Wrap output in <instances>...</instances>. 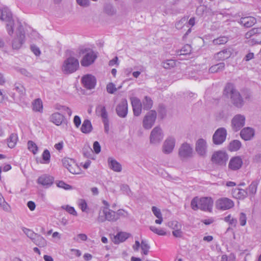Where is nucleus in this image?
Returning a JSON list of instances; mask_svg holds the SVG:
<instances>
[{
  "label": "nucleus",
  "instance_id": "nucleus-1",
  "mask_svg": "<svg viewBox=\"0 0 261 261\" xmlns=\"http://www.w3.org/2000/svg\"><path fill=\"white\" fill-rule=\"evenodd\" d=\"M214 201L211 197H195L191 200V206L194 211L200 210L202 211L212 212Z\"/></svg>",
  "mask_w": 261,
  "mask_h": 261
},
{
  "label": "nucleus",
  "instance_id": "nucleus-2",
  "mask_svg": "<svg viewBox=\"0 0 261 261\" xmlns=\"http://www.w3.org/2000/svg\"><path fill=\"white\" fill-rule=\"evenodd\" d=\"M224 94L227 97H230L231 101L236 107L240 108L243 104V100L240 93L234 88L231 84H228L225 87Z\"/></svg>",
  "mask_w": 261,
  "mask_h": 261
},
{
  "label": "nucleus",
  "instance_id": "nucleus-3",
  "mask_svg": "<svg viewBox=\"0 0 261 261\" xmlns=\"http://www.w3.org/2000/svg\"><path fill=\"white\" fill-rule=\"evenodd\" d=\"M0 19L6 23V29L8 34L10 36L12 35L16 23H14L12 14L8 8H0Z\"/></svg>",
  "mask_w": 261,
  "mask_h": 261
},
{
  "label": "nucleus",
  "instance_id": "nucleus-4",
  "mask_svg": "<svg viewBox=\"0 0 261 261\" xmlns=\"http://www.w3.org/2000/svg\"><path fill=\"white\" fill-rule=\"evenodd\" d=\"M16 28V36L12 41V47L14 49H20L25 41V35L23 27L17 22L14 28Z\"/></svg>",
  "mask_w": 261,
  "mask_h": 261
},
{
  "label": "nucleus",
  "instance_id": "nucleus-5",
  "mask_svg": "<svg viewBox=\"0 0 261 261\" xmlns=\"http://www.w3.org/2000/svg\"><path fill=\"white\" fill-rule=\"evenodd\" d=\"M178 155L182 161H186L193 158L194 152L192 145L188 142L182 143L178 148Z\"/></svg>",
  "mask_w": 261,
  "mask_h": 261
},
{
  "label": "nucleus",
  "instance_id": "nucleus-6",
  "mask_svg": "<svg viewBox=\"0 0 261 261\" xmlns=\"http://www.w3.org/2000/svg\"><path fill=\"white\" fill-rule=\"evenodd\" d=\"M195 151L199 156L206 158L208 153V144L207 140L203 138H198L195 143Z\"/></svg>",
  "mask_w": 261,
  "mask_h": 261
},
{
  "label": "nucleus",
  "instance_id": "nucleus-7",
  "mask_svg": "<svg viewBox=\"0 0 261 261\" xmlns=\"http://www.w3.org/2000/svg\"><path fill=\"white\" fill-rule=\"evenodd\" d=\"M79 67L78 60L73 57L65 59L62 66V70L64 73L68 74L75 72Z\"/></svg>",
  "mask_w": 261,
  "mask_h": 261
},
{
  "label": "nucleus",
  "instance_id": "nucleus-8",
  "mask_svg": "<svg viewBox=\"0 0 261 261\" xmlns=\"http://www.w3.org/2000/svg\"><path fill=\"white\" fill-rule=\"evenodd\" d=\"M97 221L101 223L106 221H117L116 212L109 209L107 207H104L99 212Z\"/></svg>",
  "mask_w": 261,
  "mask_h": 261
},
{
  "label": "nucleus",
  "instance_id": "nucleus-9",
  "mask_svg": "<svg viewBox=\"0 0 261 261\" xmlns=\"http://www.w3.org/2000/svg\"><path fill=\"white\" fill-rule=\"evenodd\" d=\"M228 154L224 151L218 150L214 152L212 155L211 161L215 165L225 166L228 160Z\"/></svg>",
  "mask_w": 261,
  "mask_h": 261
},
{
  "label": "nucleus",
  "instance_id": "nucleus-10",
  "mask_svg": "<svg viewBox=\"0 0 261 261\" xmlns=\"http://www.w3.org/2000/svg\"><path fill=\"white\" fill-rule=\"evenodd\" d=\"M176 145V139L173 136H168L162 146V151L165 154L172 153Z\"/></svg>",
  "mask_w": 261,
  "mask_h": 261
},
{
  "label": "nucleus",
  "instance_id": "nucleus-11",
  "mask_svg": "<svg viewBox=\"0 0 261 261\" xmlns=\"http://www.w3.org/2000/svg\"><path fill=\"white\" fill-rule=\"evenodd\" d=\"M234 205L233 201L227 197H221L215 201L216 208L222 211L229 210Z\"/></svg>",
  "mask_w": 261,
  "mask_h": 261
},
{
  "label": "nucleus",
  "instance_id": "nucleus-12",
  "mask_svg": "<svg viewBox=\"0 0 261 261\" xmlns=\"http://www.w3.org/2000/svg\"><path fill=\"white\" fill-rule=\"evenodd\" d=\"M164 133L161 127L156 126L151 130L149 140L150 143L153 145H158L164 138Z\"/></svg>",
  "mask_w": 261,
  "mask_h": 261
},
{
  "label": "nucleus",
  "instance_id": "nucleus-13",
  "mask_svg": "<svg viewBox=\"0 0 261 261\" xmlns=\"http://www.w3.org/2000/svg\"><path fill=\"white\" fill-rule=\"evenodd\" d=\"M62 164L71 173L80 174L81 173V168L73 159L64 158L62 159Z\"/></svg>",
  "mask_w": 261,
  "mask_h": 261
},
{
  "label": "nucleus",
  "instance_id": "nucleus-14",
  "mask_svg": "<svg viewBox=\"0 0 261 261\" xmlns=\"http://www.w3.org/2000/svg\"><path fill=\"white\" fill-rule=\"evenodd\" d=\"M156 118V113L155 111L151 110L147 113L143 120V126L145 129H149L154 124Z\"/></svg>",
  "mask_w": 261,
  "mask_h": 261
},
{
  "label": "nucleus",
  "instance_id": "nucleus-15",
  "mask_svg": "<svg viewBox=\"0 0 261 261\" xmlns=\"http://www.w3.org/2000/svg\"><path fill=\"white\" fill-rule=\"evenodd\" d=\"M227 131L224 127L217 129L213 136V142L215 145H220L226 140Z\"/></svg>",
  "mask_w": 261,
  "mask_h": 261
},
{
  "label": "nucleus",
  "instance_id": "nucleus-16",
  "mask_svg": "<svg viewBox=\"0 0 261 261\" xmlns=\"http://www.w3.org/2000/svg\"><path fill=\"white\" fill-rule=\"evenodd\" d=\"M96 58L97 55L93 51L87 50L81 61V64L83 66L87 67L93 63Z\"/></svg>",
  "mask_w": 261,
  "mask_h": 261
},
{
  "label": "nucleus",
  "instance_id": "nucleus-17",
  "mask_svg": "<svg viewBox=\"0 0 261 261\" xmlns=\"http://www.w3.org/2000/svg\"><path fill=\"white\" fill-rule=\"evenodd\" d=\"M245 123V117L241 114H238L234 116L231 120L232 129L237 132L243 127Z\"/></svg>",
  "mask_w": 261,
  "mask_h": 261
},
{
  "label": "nucleus",
  "instance_id": "nucleus-18",
  "mask_svg": "<svg viewBox=\"0 0 261 261\" xmlns=\"http://www.w3.org/2000/svg\"><path fill=\"white\" fill-rule=\"evenodd\" d=\"M116 111L117 115L122 118H125L128 112L127 101L126 99H122L117 105Z\"/></svg>",
  "mask_w": 261,
  "mask_h": 261
},
{
  "label": "nucleus",
  "instance_id": "nucleus-19",
  "mask_svg": "<svg viewBox=\"0 0 261 261\" xmlns=\"http://www.w3.org/2000/svg\"><path fill=\"white\" fill-rule=\"evenodd\" d=\"M54 181V178L53 176L47 174H43L39 177L37 179V183L43 187L47 188L53 185Z\"/></svg>",
  "mask_w": 261,
  "mask_h": 261
},
{
  "label": "nucleus",
  "instance_id": "nucleus-20",
  "mask_svg": "<svg viewBox=\"0 0 261 261\" xmlns=\"http://www.w3.org/2000/svg\"><path fill=\"white\" fill-rule=\"evenodd\" d=\"M243 165L242 159L239 156L232 158L229 162L228 168L231 170H237L241 168Z\"/></svg>",
  "mask_w": 261,
  "mask_h": 261
},
{
  "label": "nucleus",
  "instance_id": "nucleus-21",
  "mask_svg": "<svg viewBox=\"0 0 261 261\" xmlns=\"http://www.w3.org/2000/svg\"><path fill=\"white\" fill-rule=\"evenodd\" d=\"M131 103L133 107L134 114L136 116H139L142 111V103L140 99L136 97L130 98Z\"/></svg>",
  "mask_w": 261,
  "mask_h": 261
},
{
  "label": "nucleus",
  "instance_id": "nucleus-22",
  "mask_svg": "<svg viewBox=\"0 0 261 261\" xmlns=\"http://www.w3.org/2000/svg\"><path fill=\"white\" fill-rule=\"evenodd\" d=\"M82 82L86 88L91 89L94 88L96 81L94 76L88 74L83 77Z\"/></svg>",
  "mask_w": 261,
  "mask_h": 261
},
{
  "label": "nucleus",
  "instance_id": "nucleus-23",
  "mask_svg": "<svg viewBox=\"0 0 261 261\" xmlns=\"http://www.w3.org/2000/svg\"><path fill=\"white\" fill-rule=\"evenodd\" d=\"M109 167L113 171L120 172L122 171L121 165L113 158H109L108 159Z\"/></svg>",
  "mask_w": 261,
  "mask_h": 261
},
{
  "label": "nucleus",
  "instance_id": "nucleus-24",
  "mask_svg": "<svg viewBox=\"0 0 261 261\" xmlns=\"http://www.w3.org/2000/svg\"><path fill=\"white\" fill-rule=\"evenodd\" d=\"M254 135V129L249 127L243 128L241 132V136L242 138L246 141L250 140Z\"/></svg>",
  "mask_w": 261,
  "mask_h": 261
},
{
  "label": "nucleus",
  "instance_id": "nucleus-25",
  "mask_svg": "<svg viewBox=\"0 0 261 261\" xmlns=\"http://www.w3.org/2000/svg\"><path fill=\"white\" fill-rule=\"evenodd\" d=\"M65 119L64 116L59 113H53L49 118L50 121L56 125H61Z\"/></svg>",
  "mask_w": 261,
  "mask_h": 261
},
{
  "label": "nucleus",
  "instance_id": "nucleus-26",
  "mask_svg": "<svg viewBox=\"0 0 261 261\" xmlns=\"http://www.w3.org/2000/svg\"><path fill=\"white\" fill-rule=\"evenodd\" d=\"M240 23L246 28L252 27L256 22V19L253 17H245L241 18Z\"/></svg>",
  "mask_w": 261,
  "mask_h": 261
},
{
  "label": "nucleus",
  "instance_id": "nucleus-27",
  "mask_svg": "<svg viewBox=\"0 0 261 261\" xmlns=\"http://www.w3.org/2000/svg\"><path fill=\"white\" fill-rule=\"evenodd\" d=\"M129 236V234L124 232H120L114 236L113 242L115 244H119L125 241Z\"/></svg>",
  "mask_w": 261,
  "mask_h": 261
},
{
  "label": "nucleus",
  "instance_id": "nucleus-28",
  "mask_svg": "<svg viewBox=\"0 0 261 261\" xmlns=\"http://www.w3.org/2000/svg\"><path fill=\"white\" fill-rule=\"evenodd\" d=\"M232 196L236 199H241L245 198L247 195V192L242 189H235L232 193Z\"/></svg>",
  "mask_w": 261,
  "mask_h": 261
},
{
  "label": "nucleus",
  "instance_id": "nucleus-29",
  "mask_svg": "<svg viewBox=\"0 0 261 261\" xmlns=\"http://www.w3.org/2000/svg\"><path fill=\"white\" fill-rule=\"evenodd\" d=\"M32 110L35 112H43V103L40 98H37L32 102Z\"/></svg>",
  "mask_w": 261,
  "mask_h": 261
},
{
  "label": "nucleus",
  "instance_id": "nucleus-30",
  "mask_svg": "<svg viewBox=\"0 0 261 261\" xmlns=\"http://www.w3.org/2000/svg\"><path fill=\"white\" fill-rule=\"evenodd\" d=\"M32 242L39 247H45L47 245L46 240L41 236L37 234Z\"/></svg>",
  "mask_w": 261,
  "mask_h": 261
},
{
  "label": "nucleus",
  "instance_id": "nucleus-31",
  "mask_svg": "<svg viewBox=\"0 0 261 261\" xmlns=\"http://www.w3.org/2000/svg\"><path fill=\"white\" fill-rule=\"evenodd\" d=\"M151 210L154 215L158 218L155 220V223L157 224H162L163 219L160 210L156 206H153L152 207Z\"/></svg>",
  "mask_w": 261,
  "mask_h": 261
},
{
  "label": "nucleus",
  "instance_id": "nucleus-32",
  "mask_svg": "<svg viewBox=\"0 0 261 261\" xmlns=\"http://www.w3.org/2000/svg\"><path fill=\"white\" fill-rule=\"evenodd\" d=\"M92 129V126L89 120H85L82 125L81 130L84 134L90 133Z\"/></svg>",
  "mask_w": 261,
  "mask_h": 261
},
{
  "label": "nucleus",
  "instance_id": "nucleus-33",
  "mask_svg": "<svg viewBox=\"0 0 261 261\" xmlns=\"http://www.w3.org/2000/svg\"><path fill=\"white\" fill-rule=\"evenodd\" d=\"M231 55L230 52L227 49H224L219 52L215 55V58L219 60H224L228 59Z\"/></svg>",
  "mask_w": 261,
  "mask_h": 261
},
{
  "label": "nucleus",
  "instance_id": "nucleus-34",
  "mask_svg": "<svg viewBox=\"0 0 261 261\" xmlns=\"http://www.w3.org/2000/svg\"><path fill=\"white\" fill-rule=\"evenodd\" d=\"M241 146V142L239 140H234L229 143L228 149L230 151H236L240 148Z\"/></svg>",
  "mask_w": 261,
  "mask_h": 261
},
{
  "label": "nucleus",
  "instance_id": "nucleus-35",
  "mask_svg": "<svg viewBox=\"0 0 261 261\" xmlns=\"http://www.w3.org/2000/svg\"><path fill=\"white\" fill-rule=\"evenodd\" d=\"M17 135L15 134H11L8 139L7 143L8 147L11 148H14L17 143Z\"/></svg>",
  "mask_w": 261,
  "mask_h": 261
},
{
  "label": "nucleus",
  "instance_id": "nucleus-36",
  "mask_svg": "<svg viewBox=\"0 0 261 261\" xmlns=\"http://www.w3.org/2000/svg\"><path fill=\"white\" fill-rule=\"evenodd\" d=\"M13 90L17 91L21 97L25 95V89L23 85L21 83H15L14 85Z\"/></svg>",
  "mask_w": 261,
  "mask_h": 261
},
{
  "label": "nucleus",
  "instance_id": "nucleus-37",
  "mask_svg": "<svg viewBox=\"0 0 261 261\" xmlns=\"http://www.w3.org/2000/svg\"><path fill=\"white\" fill-rule=\"evenodd\" d=\"M259 182V181L258 180H255L251 182V184L247 189V190L249 193V194L254 195L256 193Z\"/></svg>",
  "mask_w": 261,
  "mask_h": 261
},
{
  "label": "nucleus",
  "instance_id": "nucleus-38",
  "mask_svg": "<svg viewBox=\"0 0 261 261\" xmlns=\"http://www.w3.org/2000/svg\"><path fill=\"white\" fill-rule=\"evenodd\" d=\"M96 113L102 118V120L108 119V114L105 107L100 105L96 108Z\"/></svg>",
  "mask_w": 261,
  "mask_h": 261
},
{
  "label": "nucleus",
  "instance_id": "nucleus-39",
  "mask_svg": "<svg viewBox=\"0 0 261 261\" xmlns=\"http://www.w3.org/2000/svg\"><path fill=\"white\" fill-rule=\"evenodd\" d=\"M224 63L221 62L212 66L209 69V71L211 73H215L223 70L224 69Z\"/></svg>",
  "mask_w": 261,
  "mask_h": 261
},
{
  "label": "nucleus",
  "instance_id": "nucleus-40",
  "mask_svg": "<svg viewBox=\"0 0 261 261\" xmlns=\"http://www.w3.org/2000/svg\"><path fill=\"white\" fill-rule=\"evenodd\" d=\"M140 247L142 250V254L144 255H147L148 254L150 246L148 244L147 241L145 240H142Z\"/></svg>",
  "mask_w": 261,
  "mask_h": 261
},
{
  "label": "nucleus",
  "instance_id": "nucleus-41",
  "mask_svg": "<svg viewBox=\"0 0 261 261\" xmlns=\"http://www.w3.org/2000/svg\"><path fill=\"white\" fill-rule=\"evenodd\" d=\"M104 11L109 15H114L116 13L115 8L110 4H107L105 5Z\"/></svg>",
  "mask_w": 261,
  "mask_h": 261
},
{
  "label": "nucleus",
  "instance_id": "nucleus-42",
  "mask_svg": "<svg viewBox=\"0 0 261 261\" xmlns=\"http://www.w3.org/2000/svg\"><path fill=\"white\" fill-rule=\"evenodd\" d=\"M150 230L153 233L157 234L159 236H166L167 233L164 229L161 228H157L154 226H150L149 227Z\"/></svg>",
  "mask_w": 261,
  "mask_h": 261
},
{
  "label": "nucleus",
  "instance_id": "nucleus-43",
  "mask_svg": "<svg viewBox=\"0 0 261 261\" xmlns=\"http://www.w3.org/2000/svg\"><path fill=\"white\" fill-rule=\"evenodd\" d=\"M143 107L144 109L148 110L151 109L152 106V101L151 99L148 97L145 96L142 101Z\"/></svg>",
  "mask_w": 261,
  "mask_h": 261
},
{
  "label": "nucleus",
  "instance_id": "nucleus-44",
  "mask_svg": "<svg viewBox=\"0 0 261 261\" xmlns=\"http://www.w3.org/2000/svg\"><path fill=\"white\" fill-rule=\"evenodd\" d=\"M228 40V39L227 37L221 36L219 38L214 39L213 43L215 45H221L226 43Z\"/></svg>",
  "mask_w": 261,
  "mask_h": 261
},
{
  "label": "nucleus",
  "instance_id": "nucleus-45",
  "mask_svg": "<svg viewBox=\"0 0 261 261\" xmlns=\"http://www.w3.org/2000/svg\"><path fill=\"white\" fill-rule=\"evenodd\" d=\"M225 222L228 223L229 225L235 227L237 223V220L236 218H233L231 215H228L224 218Z\"/></svg>",
  "mask_w": 261,
  "mask_h": 261
},
{
  "label": "nucleus",
  "instance_id": "nucleus-46",
  "mask_svg": "<svg viewBox=\"0 0 261 261\" xmlns=\"http://www.w3.org/2000/svg\"><path fill=\"white\" fill-rule=\"evenodd\" d=\"M77 205L82 210V212H87L88 205L87 202L84 199H79L77 201Z\"/></svg>",
  "mask_w": 261,
  "mask_h": 261
},
{
  "label": "nucleus",
  "instance_id": "nucleus-47",
  "mask_svg": "<svg viewBox=\"0 0 261 261\" xmlns=\"http://www.w3.org/2000/svg\"><path fill=\"white\" fill-rule=\"evenodd\" d=\"M28 147L29 150L31 151L34 154H35L38 152V147L37 145L32 141H29L28 142Z\"/></svg>",
  "mask_w": 261,
  "mask_h": 261
},
{
  "label": "nucleus",
  "instance_id": "nucleus-48",
  "mask_svg": "<svg viewBox=\"0 0 261 261\" xmlns=\"http://www.w3.org/2000/svg\"><path fill=\"white\" fill-rule=\"evenodd\" d=\"M22 231L32 241L33 240L34 238L37 234V233H35L33 230L27 228H23Z\"/></svg>",
  "mask_w": 261,
  "mask_h": 261
},
{
  "label": "nucleus",
  "instance_id": "nucleus-49",
  "mask_svg": "<svg viewBox=\"0 0 261 261\" xmlns=\"http://www.w3.org/2000/svg\"><path fill=\"white\" fill-rule=\"evenodd\" d=\"M62 208L66 210L69 214L73 216H76L77 215L76 211L72 206L68 205H65L62 206Z\"/></svg>",
  "mask_w": 261,
  "mask_h": 261
},
{
  "label": "nucleus",
  "instance_id": "nucleus-50",
  "mask_svg": "<svg viewBox=\"0 0 261 261\" xmlns=\"http://www.w3.org/2000/svg\"><path fill=\"white\" fill-rule=\"evenodd\" d=\"M121 88V86H119L117 88L115 85L112 83H109L107 85V91L109 93L113 94L117 91V89H119Z\"/></svg>",
  "mask_w": 261,
  "mask_h": 261
},
{
  "label": "nucleus",
  "instance_id": "nucleus-51",
  "mask_svg": "<svg viewBox=\"0 0 261 261\" xmlns=\"http://www.w3.org/2000/svg\"><path fill=\"white\" fill-rule=\"evenodd\" d=\"M168 226L173 229V230H176L177 229H181V225L176 221L169 222Z\"/></svg>",
  "mask_w": 261,
  "mask_h": 261
},
{
  "label": "nucleus",
  "instance_id": "nucleus-52",
  "mask_svg": "<svg viewBox=\"0 0 261 261\" xmlns=\"http://www.w3.org/2000/svg\"><path fill=\"white\" fill-rule=\"evenodd\" d=\"M191 47L189 44H186L184 45V46L180 49L179 51V55H187L191 53Z\"/></svg>",
  "mask_w": 261,
  "mask_h": 261
},
{
  "label": "nucleus",
  "instance_id": "nucleus-53",
  "mask_svg": "<svg viewBox=\"0 0 261 261\" xmlns=\"http://www.w3.org/2000/svg\"><path fill=\"white\" fill-rule=\"evenodd\" d=\"M175 65L174 60H168L163 63V66L164 68L168 69L173 67Z\"/></svg>",
  "mask_w": 261,
  "mask_h": 261
},
{
  "label": "nucleus",
  "instance_id": "nucleus-54",
  "mask_svg": "<svg viewBox=\"0 0 261 261\" xmlns=\"http://www.w3.org/2000/svg\"><path fill=\"white\" fill-rule=\"evenodd\" d=\"M116 214L117 216V220L120 217H127L128 216V213L126 211L121 209L116 212Z\"/></svg>",
  "mask_w": 261,
  "mask_h": 261
},
{
  "label": "nucleus",
  "instance_id": "nucleus-55",
  "mask_svg": "<svg viewBox=\"0 0 261 261\" xmlns=\"http://www.w3.org/2000/svg\"><path fill=\"white\" fill-rule=\"evenodd\" d=\"M50 155L49 151L47 149H45L42 153V159L44 161V163L47 164L49 162Z\"/></svg>",
  "mask_w": 261,
  "mask_h": 261
},
{
  "label": "nucleus",
  "instance_id": "nucleus-56",
  "mask_svg": "<svg viewBox=\"0 0 261 261\" xmlns=\"http://www.w3.org/2000/svg\"><path fill=\"white\" fill-rule=\"evenodd\" d=\"M0 207H3L5 211H8L9 210V206L5 202V199L1 194H0Z\"/></svg>",
  "mask_w": 261,
  "mask_h": 261
},
{
  "label": "nucleus",
  "instance_id": "nucleus-57",
  "mask_svg": "<svg viewBox=\"0 0 261 261\" xmlns=\"http://www.w3.org/2000/svg\"><path fill=\"white\" fill-rule=\"evenodd\" d=\"M247 221L246 215L244 213H241L239 216V222L240 225L244 226L246 225Z\"/></svg>",
  "mask_w": 261,
  "mask_h": 261
},
{
  "label": "nucleus",
  "instance_id": "nucleus-58",
  "mask_svg": "<svg viewBox=\"0 0 261 261\" xmlns=\"http://www.w3.org/2000/svg\"><path fill=\"white\" fill-rule=\"evenodd\" d=\"M57 186L61 188H63L65 190H69L71 189V186L66 184L63 181H59L57 183Z\"/></svg>",
  "mask_w": 261,
  "mask_h": 261
},
{
  "label": "nucleus",
  "instance_id": "nucleus-59",
  "mask_svg": "<svg viewBox=\"0 0 261 261\" xmlns=\"http://www.w3.org/2000/svg\"><path fill=\"white\" fill-rule=\"evenodd\" d=\"M73 239L76 242H79V241H85L87 239V236L84 233H80L77 234L76 237H74Z\"/></svg>",
  "mask_w": 261,
  "mask_h": 261
},
{
  "label": "nucleus",
  "instance_id": "nucleus-60",
  "mask_svg": "<svg viewBox=\"0 0 261 261\" xmlns=\"http://www.w3.org/2000/svg\"><path fill=\"white\" fill-rule=\"evenodd\" d=\"M16 70L18 72H19L23 75H25L28 77H31L32 76L31 73L25 68H18L16 69Z\"/></svg>",
  "mask_w": 261,
  "mask_h": 261
},
{
  "label": "nucleus",
  "instance_id": "nucleus-61",
  "mask_svg": "<svg viewBox=\"0 0 261 261\" xmlns=\"http://www.w3.org/2000/svg\"><path fill=\"white\" fill-rule=\"evenodd\" d=\"M121 190L125 194L127 195H130L131 191L129 189V188L127 185H122L120 187Z\"/></svg>",
  "mask_w": 261,
  "mask_h": 261
},
{
  "label": "nucleus",
  "instance_id": "nucleus-62",
  "mask_svg": "<svg viewBox=\"0 0 261 261\" xmlns=\"http://www.w3.org/2000/svg\"><path fill=\"white\" fill-rule=\"evenodd\" d=\"M31 49L32 51L36 56H39L41 54V51L39 47L35 45H32L31 46Z\"/></svg>",
  "mask_w": 261,
  "mask_h": 261
},
{
  "label": "nucleus",
  "instance_id": "nucleus-63",
  "mask_svg": "<svg viewBox=\"0 0 261 261\" xmlns=\"http://www.w3.org/2000/svg\"><path fill=\"white\" fill-rule=\"evenodd\" d=\"M186 22V19L185 18H182L175 24L176 29L178 30L182 29Z\"/></svg>",
  "mask_w": 261,
  "mask_h": 261
},
{
  "label": "nucleus",
  "instance_id": "nucleus-64",
  "mask_svg": "<svg viewBox=\"0 0 261 261\" xmlns=\"http://www.w3.org/2000/svg\"><path fill=\"white\" fill-rule=\"evenodd\" d=\"M94 152L98 154L100 152L101 147L99 143L97 141H95L93 145Z\"/></svg>",
  "mask_w": 261,
  "mask_h": 261
}]
</instances>
